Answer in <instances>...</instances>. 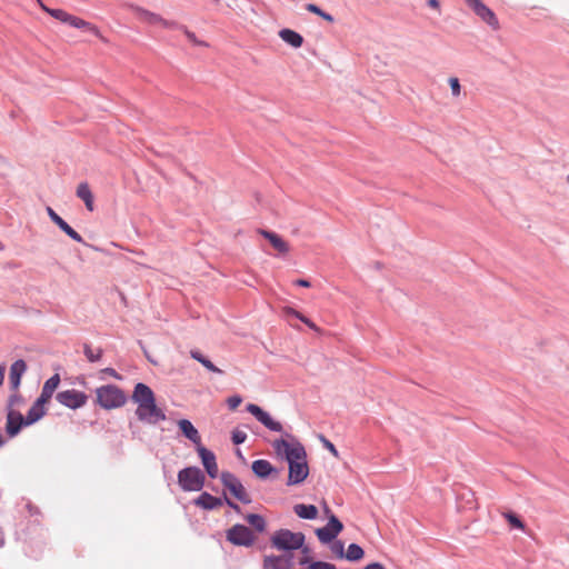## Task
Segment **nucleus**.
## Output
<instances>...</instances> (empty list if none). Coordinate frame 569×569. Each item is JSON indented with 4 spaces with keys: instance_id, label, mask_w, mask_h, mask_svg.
<instances>
[{
    "instance_id": "f257e3e1",
    "label": "nucleus",
    "mask_w": 569,
    "mask_h": 569,
    "mask_svg": "<svg viewBox=\"0 0 569 569\" xmlns=\"http://www.w3.org/2000/svg\"><path fill=\"white\" fill-rule=\"evenodd\" d=\"M272 447L277 455L283 456L289 463L288 485L301 483L309 475L307 453L303 446L291 438V441L286 439L274 440Z\"/></svg>"
},
{
    "instance_id": "f03ea898",
    "label": "nucleus",
    "mask_w": 569,
    "mask_h": 569,
    "mask_svg": "<svg viewBox=\"0 0 569 569\" xmlns=\"http://www.w3.org/2000/svg\"><path fill=\"white\" fill-rule=\"evenodd\" d=\"M132 400L137 403L136 415L139 420L157 425L166 420V413L156 403L153 391L144 383H137Z\"/></svg>"
},
{
    "instance_id": "7ed1b4c3",
    "label": "nucleus",
    "mask_w": 569,
    "mask_h": 569,
    "mask_svg": "<svg viewBox=\"0 0 569 569\" xmlns=\"http://www.w3.org/2000/svg\"><path fill=\"white\" fill-rule=\"evenodd\" d=\"M302 532H292L289 529L276 530L270 537L271 547L283 552L301 549L305 545Z\"/></svg>"
},
{
    "instance_id": "20e7f679",
    "label": "nucleus",
    "mask_w": 569,
    "mask_h": 569,
    "mask_svg": "<svg viewBox=\"0 0 569 569\" xmlns=\"http://www.w3.org/2000/svg\"><path fill=\"white\" fill-rule=\"evenodd\" d=\"M97 403L107 410L122 407L127 397L124 392L117 386L107 385L96 389Z\"/></svg>"
},
{
    "instance_id": "39448f33",
    "label": "nucleus",
    "mask_w": 569,
    "mask_h": 569,
    "mask_svg": "<svg viewBox=\"0 0 569 569\" xmlns=\"http://www.w3.org/2000/svg\"><path fill=\"white\" fill-rule=\"evenodd\" d=\"M50 16L63 23L70 24L73 28L83 29L88 32H91L102 41L106 40L96 24H92L91 22H88L77 16H72L64 10L56 9L53 11H50Z\"/></svg>"
},
{
    "instance_id": "423d86ee",
    "label": "nucleus",
    "mask_w": 569,
    "mask_h": 569,
    "mask_svg": "<svg viewBox=\"0 0 569 569\" xmlns=\"http://www.w3.org/2000/svg\"><path fill=\"white\" fill-rule=\"evenodd\" d=\"M178 482L186 491H199L204 485V476L197 467H188L179 471Z\"/></svg>"
},
{
    "instance_id": "0eeeda50",
    "label": "nucleus",
    "mask_w": 569,
    "mask_h": 569,
    "mask_svg": "<svg viewBox=\"0 0 569 569\" xmlns=\"http://www.w3.org/2000/svg\"><path fill=\"white\" fill-rule=\"evenodd\" d=\"M226 538L234 546L251 547L257 537L252 530L243 525H234L226 532Z\"/></svg>"
},
{
    "instance_id": "6e6552de",
    "label": "nucleus",
    "mask_w": 569,
    "mask_h": 569,
    "mask_svg": "<svg viewBox=\"0 0 569 569\" xmlns=\"http://www.w3.org/2000/svg\"><path fill=\"white\" fill-rule=\"evenodd\" d=\"M221 481L236 499L243 503L251 502V498L248 495L246 488L234 475L230 472H222Z\"/></svg>"
},
{
    "instance_id": "1a4fd4ad",
    "label": "nucleus",
    "mask_w": 569,
    "mask_h": 569,
    "mask_svg": "<svg viewBox=\"0 0 569 569\" xmlns=\"http://www.w3.org/2000/svg\"><path fill=\"white\" fill-rule=\"evenodd\" d=\"M56 399L62 406L76 410L87 403L88 396L82 391L69 389L58 392Z\"/></svg>"
},
{
    "instance_id": "9d476101",
    "label": "nucleus",
    "mask_w": 569,
    "mask_h": 569,
    "mask_svg": "<svg viewBox=\"0 0 569 569\" xmlns=\"http://www.w3.org/2000/svg\"><path fill=\"white\" fill-rule=\"evenodd\" d=\"M343 529L342 522L335 516L330 515L327 526L318 528L316 535L320 542H331Z\"/></svg>"
},
{
    "instance_id": "9b49d317",
    "label": "nucleus",
    "mask_w": 569,
    "mask_h": 569,
    "mask_svg": "<svg viewBox=\"0 0 569 569\" xmlns=\"http://www.w3.org/2000/svg\"><path fill=\"white\" fill-rule=\"evenodd\" d=\"M130 8L132 9L134 14L141 22L149 23V24H158L166 29H173V28L178 27V23H176L173 21H168V20L163 19L161 16H159L154 12L148 11L143 8L134 7V6H130Z\"/></svg>"
},
{
    "instance_id": "f8f14e48",
    "label": "nucleus",
    "mask_w": 569,
    "mask_h": 569,
    "mask_svg": "<svg viewBox=\"0 0 569 569\" xmlns=\"http://www.w3.org/2000/svg\"><path fill=\"white\" fill-rule=\"evenodd\" d=\"M475 13L488 23L493 30L499 29V21L495 12L489 9L481 0H465Z\"/></svg>"
},
{
    "instance_id": "ddd939ff",
    "label": "nucleus",
    "mask_w": 569,
    "mask_h": 569,
    "mask_svg": "<svg viewBox=\"0 0 569 569\" xmlns=\"http://www.w3.org/2000/svg\"><path fill=\"white\" fill-rule=\"evenodd\" d=\"M247 411L250 412L259 422L271 431H282V425L274 420L267 411L254 403L247 405Z\"/></svg>"
},
{
    "instance_id": "4468645a",
    "label": "nucleus",
    "mask_w": 569,
    "mask_h": 569,
    "mask_svg": "<svg viewBox=\"0 0 569 569\" xmlns=\"http://www.w3.org/2000/svg\"><path fill=\"white\" fill-rule=\"evenodd\" d=\"M197 451L209 477L213 479L217 478L219 470L214 453L203 446H199Z\"/></svg>"
},
{
    "instance_id": "2eb2a0df",
    "label": "nucleus",
    "mask_w": 569,
    "mask_h": 569,
    "mask_svg": "<svg viewBox=\"0 0 569 569\" xmlns=\"http://www.w3.org/2000/svg\"><path fill=\"white\" fill-rule=\"evenodd\" d=\"M22 426H26V418L18 411L9 410L7 415L6 429L10 437H14L19 433Z\"/></svg>"
},
{
    "instance_id": "dca6fc26",
    "label": "nucleus",
    "mask_w": 569,
    "mask_h": 569,
    "mask_svg": "<svg viewBox=\"0 0 569 569\" xmlns=\"http://www.w3.org/2000/svg\"><path fill=\"white\" fill-rule=\"evenodd\" d=\"M47 212L50 219L71 239L77 242L83 241V238L74 229H72L52 208L48 207Z\"/></svg>"
},
{
    "instance_id": "f3484780",
    "label": "nucleus",
    "mask_w": 569,
    "mask_h": 569,
    "mask_svg": "<svg viewBox=\"0 0 569 569\" xmlns=\"http://www.w3.org/2000/svg\"><path fill=\"white\" fill-rule=\"evenodd\" d=\"M264 569H291L292 557L288 555L283 556H266L263 559Z\"/></svg>"
},
{
    "instance_id": "a211bd4d",
    "label": "nucleus",
    "mask_w": 569,
    "mask_h": 569,
    "mask_svg": "<svg viewBox=\"0 0 569 569\" xmlns=\"http://www.w3.org/2000/svg\"><path fill=\"white\" fill-rule=\"evenodd\" d=\"M259 234H261L263 238H266L267 240H269V242L271 243V246L279 252V253H282V254H286L289 252L290 250V247L288 244L287 241H284L280 236H278L277 233L272 232V231H269V230H264V229H260L258 230Z\"/></svg>"
},
{
    "instance_id": "6ab92c4d",
    "label": "nucleus",
    "mask_w": 569,
    "mask_h": 569,
    "mask_svg": "<svg viewBox=\"0 0 569 569\" xmlns=\"http://www.w3.org/2000/svg\"><path fill=\"white\" fill-rule=\"evenodd\" d=\"M178 427L181 430V432L183 433V436L186 438H188L190 441H192L197 446V448L199 446H202L199 431L193 427V425L189 420H187V419L179 420Z\"/></svg>"
},
{
    "instance_id": "aec40b11",
    "label": "nucleus",
    "mask_w": 569,
    "mask_h": 569,
    "mask_svg": "<svg viewBox=\"0 0 569 569\" xmlns=\"http://www.w3.org/2000/svg\"><path fill=\"white\" fill-rule=\"evenodd\" d=\"M46 401H41V399H37L32 407L29 409L28 415L26 417V426H30L38 420H40L46 415Z\"/></svg>"
},
{
    "instance_id": "412c9836",
    "label": "nucleus",
    "mask_w": 569,
    "mask_h": 569,
    "mask_svg": "<svg viewBox=\"0 0 569 569\" xmlns=\"http://www.w3.org/2000/svg\"><path fill=\"white\" fill-rule=\"evenodd\" d=\"M59 383H60V376L58 373L50 377L44 382L39 399H41V401H46L48 403L50 401V399L52 398V395L59 387Z\"/></svg>"
},
{
    "instance_id": "4be33fe9",
    "label": "nucleus",
    "mask_w": 569,
    "mask_h": 569,
    "mask_svg": "<svg viewBox=\"0 0 569 569\" xmlns=\"http://www.w3.org/2000/svg\"><path fill=\"white\" fill-rule=\"evenodd\" d=\"M194 503L206 510H212L222 506L220 498L213 497L208 492H202L196 500Z\"/></svg>"
},
{
    "instance_id": "5701e85b",
    "label": "nucleus",
    "mask_w": 569,
    "mask_h": 569,
    "mask_svg": "<svg viewBox=\"0 0 569 569\" xmlns=\"http://www.w3.org/2000/svg\"><path fill=\"white\" fill-rule=\"evenodd\" d=\"M27 370V365L23 360L19 359L14 361L10 368V382L14 388L20 385L21 376Z\"/></svg>"
},
{
    "instance_id": "b1692460",
    "label": "nucleus",
    "mask_w": 569,
    "mask_h": 569,
    "mask_svg": "<svg viewBox=\"0 0 569 569\" xmlns=\"http://www.w3.org/2000/svg\"><path fill=\"white\" fill-rule=\"evenodd\" d=\"M279 37L293 48H300L303 43L302 36L291 29L280 30Z\"/></svg>"
},
{
    "instance_id": "393cba45",
    "label": "nucleus",
    "mask_w": 569,
    "mask_h": 569,
    "mask_svg": "<svg viewBox=\"0 0 569 569\" xmlns=\"http://www.w3.org/2000/svg\"><path fill=\"white\" fill-rule=\"evenodd\" d=\"M77 196L84 202L89 211H93V194L87 182H81L77 188Z\"/></svg>"
},
{
    "instance_id": "a878e982",
    "label": "nucleus",
    "mask_w": 569,
    "mask_h": 569,
    "mask_svg": "<svg viewBox=\"0 0 569 569\" xmlns=\"http://www.w3.org/2000/svg\"><path fill=\"white\" fill-rule=\"evenodd\" d=\"M295 513L302 519H316L318 509L313 505L298 503L293 507Z\"/></svg>"
},
{
    "instance_id": "bb28decb",
    "label": "nucleus",
    "mask_w": 569,
    "mask_h": 569,
    "mask_svg": "<svg viewBox=\"0 0 569 569\" xmlns=\"http://www.w3.org/2000/svg\"><path fill=\"white\" fill-rule=\"evenodd\" d=\"M252 471L256 476L266 478L273 471V468L268 460L260 459L252 462Z\"/></svg>"
},
{
    "instance_id": "cd10ccee",
    "label": "nucleus",
    "mask_w": 569,
    "mask_h": 569,
    "mask_svg": "<svg viewBox=\"0 0 569 569\" xmlns=\"http://www.w3.org/2000/svg\"><path fill=\"white\" fill-rule=\"evenodd\" d=\"M247 522L254 528L258 532H263L266 530L267 523L262 516L257 513H249L246 516Z\"/></svg>"
},
{
    "instance_id": "c85d7f7f",
    "label": "nucleus",
    "mask_w": 569,
    "mask_h": 569,
    "mask_svg": "<svg viewBox=\"0 0 569 569\" xmlns=\"http://www.w3.org/2000/svg\"><path fill=\"white\" fill-rule=\"evenodd\" d=\"M191 357L200 362L204 368H207L211 372L221 373L222 371L216 367L209 359H207L202 353L197 350H192L190 352Z\"/></svg>"
},
{
    "instance_id": "c756f323",
    "label": "nucleus",
    "mask_w": 569,
    "mask_h": 569,
    "mask_svg": "<svg viewBox=\"0 0 569 569\" xmlns=\"http://www.w3.org/2000/svg\"><path fill=\"white\" fill-rule=\"evenodd\" d=\"M363 549L359 545L351 543L347 549L345 558L348 559L349 561H359L360 559L363 558Z\"/></svg>"
},
{
    "instance_id": "7c9ffc66",
    "label": "nucleus",
    "mask_w": 569,
    "mask_h": 569,
    "mask_svg": "<svg viewBox=\"0 0 569 569\" xmlns=\"http://www.w3.org/2000/svg\"><path fill=\"white\" fill-rule=\"evenodd\" d=\"M306 9L309 11V12H312L319 17H321L322 19H325L326 21L328 22H333V17L327 12H325L323 10H321L318 6L313 4V3H308L306 6Z\"/></svg>"
},
{
    "instance_id": "2f4dec72",
    "label": "nucleus",
    "mask_w": 569,
    "mask_h": 569,
    "mask_svg": "<svg viewBox=\"0 0 569 569\" xmlns=\"http://www.w3.org/2000/svg\"><path fill=\"white\" fill-rule=\"evenodd\" d=\"M178 29L182 30L184 36L187 37V39L193 43L194 46H203V47H207L208 44L204 42V41H201L197 38V36L194 34V32L190 31L187 27L184 26H179L177 27Z\"/></svg>"
},
{
    "instance_id": "473e14b6",
    "label": "nucleus",
    "mask_w": 569,
    "mask_h": 569,
    "mask_svg": "<svg viewBox=\"0 0 569 569\" xmlns=\"http://www.w3.org/2000/svg\"><path fill=\"white\" fill-rule=\"evenodd\" d=\"M83 352L87 357V359L91 362L98 361L102 356V350H93L89 345H84Z\"/></svg>"
},
{
    "instance_id": "72a5a7b5",
    "label": "nucleus",
    "mask_w": 569,
    "mask_h": 569,
    "mask_svg": "<svg viewBox=\"0 0 569 569\" xmlns=\"http://www.w3.org/2000/svg\"><path fill=\"white\" fill-rule=\"evenodd\" d=\"M505 517L512 527H515L517 529H521V530L525 529L523 522L516 515L506 513Z\"/></svg>"
},
{
    "instance_id": "f704fd0d",
    "label": "nucleus",
    "mask_w": 569,
    "mask_h": 569,
    "mask_svg": "<svg viewBox=\"0 0 569 569\" xmlns=\"http://www.w3.org/2000/svg\"><path fill=\"white\" fill-rule=\"evenodd\" d=\"M449 86L451 88V93L453 97H459L461 93V86L459 79L456 77L449 78Z\"/></svg>"
},
{
    "instance_id": "c9c22d12",
    "label": "nucleus",
    "mask_w": 569,
    "mask_h": 569,
    "mask_svg": "<svg viewBox=\"0 0 569 569\" xmlns=\"http://www.w3.org/2000/svg\"><path fill=\"white\" fill-rule=\"evenodd\" d=\"M331 551L338 558H343L346 556V553L343 552V542H341V541H335L331 545Z\"/></svg>"
},
{
    "instance_id": "e433bc0d",
    "label": "nucleus",
    "mask_w": 569,
    "mask_h": 569,
    "mask_svg": "<svg viewBox=\"0 0 569 569\" xmlns=\"http://www.w3.org/2000/svg\"><path fill=\"white\" fill-rule=\"evenodd\" d=\"M247 439V433L241 431V430H234L232 432V441L233 443L236 445H240L242 442H244Z\"/></svg>"
},
{
    "instance_id": "4c0bfd02",
    "label": "nucleus",
    "mask_w": 569,
    "mask_h": 569,
    "mask_svg": "<svg viewBox=\"0 0 569 569\" xmlns=\"http://www.w3.org/2000/svg\"><path fill=\"white\" fill-rule=\"evenodd\" d=\"M309 569H336V566L329 562L316 561L309 566Z\"/></svg>"
},
{
    "instance_id": "58836bf2",
    "label": "nucleus",
    "mask_w": 569,
    "mask_h": 569,
    "mask_svg": "<svg viewBox=\"0 0 569 569\" xmlns=\"http://www.w3.org/2000/svg\"><path fill=\"white\" fill-rule=\"evenodd\" d=\"M241 402H242V399L239 396L229 397L227 400V403L231 410H236L240 406Z\"/></svg>"
},
{
    "instance_id": "ea45409f",
    "label": "nucleus",
    "mask_w": 569,
    "mask_h": 569,
    "mask_svg": "<svg viewBox=\"0 0 569 569\" xmlns=\"http://www.w3.org/2000/svg\"><path fill=\"white\" fill-rule=\"evenodd\" d=\"M299 320H301L303 323H306L310 329H312L317 332L320 331L319 327L315 322H312L309 318L305 317L303 315H302V317H300Z\"/></svg>"
},
{
    "instance_id": "a19ab883",
    "label": "nucleus",
    "mask_w": 569,
    "mask_h": 569,
    "mask_svg": "<svg viewBox=\"0 0 569 569\" xmlns=\"http://www.w3.org/2000/svg\"><path fill=\"white\" fill-rule=\"evenodd\" d=\"M322 439V442L325 445V447L335 456V457H338V450L336 449V447L333 446V443H331L329 440H327L326 438H321Z\"/></svg>"
},
{
    "instance_id": "79ce46f5",
    "label": "nucleus",
    "mask_w": 569,
    "mask_h": 569,
    "mask_svg": "<svg viewBox=\"0 0 569 569\" xmlns=\"http://www.w3.org/2000/svg\"><path fill=\"white\" fill-rule=\"evenodd\" d=\"M282 311L286 316H293L298 319H300V317H302V313H300L299 311L295 310L291 307H284Z\"/></svg>"
},
{
    "instance_id": "37998d69",
    "label": "nucleus",
    "mask_w": 569,
    "mask_h": 569,
    "mask_svg": "<svg viewBox=\"0 0 569 569\" xmlns=\"http://www.w3.org/2000/svg\"><path fill=\"white\" fill-rule=\"evenodd\" d=\"M103 372H106L107 375H109V376H111V377H113V378H116V379H119V378H120V376L118 375V372H117L114 369H112V368H106V369L103 370Z\"/></svg>"
},
{
    "instance_id": "c03bdc74",
    "label": "nucleus",
    "mask_w": 569,
    "mask_h": 569,
    "mask_svg": "<svg viewBox=\"0 0 569 569\" xmlns=\"http://www.w3.org/2000/svg\"><path fill=\"white\" fill-rule=\"evenodd\" d=\"M365 569H386L381 563L379 562H372L365 567Z\"/></svg>"
},
{
    "instance_id": "a18cd8bd",
    "label": "nucleus",
    "mask_w": 569,
    "mask_h": 569,
    "mask_svg": "<svg viewBox=\"0 0 569 569\" xmlns=\"http://www.w3.org/2000/svg\"><path fill=\"white\" fill-rule=\"evenodd\" d=\"M296 284L300 286V287H306V288L310 287V282L308 280H305V279H298L296 281Z\"/></svg>"
},
{
    "instance_id": "49530a36",
    "label": "nucleus",
    "mask_w": 569,
    "mask_h": 569,
    "mask_svg": "<svg viewBox=\"0 0 569 569\" xmlns=\"http://www.w3.org/2000/svg\"><path fill=\"white\" fill-rule=\"evenodd\" d=\"M428 6L432 9H439L440 4L438 0H428Z\"/></svg>"
},
{
    "instance_id": "de8ad7c7",
    "label": "nucleus",
    "mask_w": 569,
    "mask_h": 569,
    "mask_svg": "<svg viewBox=\"0 0 569 569\" xmlns=\"http://www.w3.org/2000/svg\"><path fill=\"white\" fill-rule=\"evenodd\" d=\"M226 501L227 503L233 509L236 510L237 512H240V508L238 505H236L234 502H232L231 500H229L228 498H226Z\"/></svg>"
},
{
    "instance_id": "09e8293b",
    "label": "nucleus",
    "mask_w": 569,
    "mask_h": 569,
    "mask_svg": "<svg viewBox=\"0 0 569 569\" xmlns=\"http://www.w3.org/2000/svg\"><path fill=\"white\" fill-rule=\"evenodd\" d=\"M4 371L6 368L3 366H0V386L3 383L4 380Z\"/></svg>"
},
{
    "instance_id": "8fccbe9b",
    "label": "nucleus",
    "mask_w": 569,
    "mask_h": 569,
    "mask_svg": "<svg viewBox=\"0 0 569 569\" xmlns=\"http://www.w3.org/2000/svg\"><path fill=\"white\" fill-rule=\"evenodd\" d=\"M41 8H42L43 11H46L49 14H50V11L54 10V9H50V8L46 7L44 4H41Z\"/></svg>"
},
{
    "instance_id": "3c124183",
    "label": "nucleus",
    "mask_w": 569,
    "mask_h": 569,
    "mask_svg": "<svg viewBox=\"0 0 569 569\" xmlns=\"http://www.w3.org/2000/svg\"><path fill=\"white\" fill-rule=\"evenodd\" d=\"M325 513H326V516H327L328 518H329V516H330V515H333V513L331 512L330 508H329V507H327V506L325 507Z\"/></svg>"
},
{
    "instance_id": "603ef678",
    "label": "nucleus",
    "mask_w": 569,
    "mask_h": 569,
    "mask_svg": "<svg viewBox=\"0 0 569 569\" xmlns=\"http://www.w3.org/2000/svg\"><path fill=\"white\" fill-rule=\"evenodd\" d=\"M567 182L569 183V174L567 176Z\"/></svg>"
}]
</instances>
